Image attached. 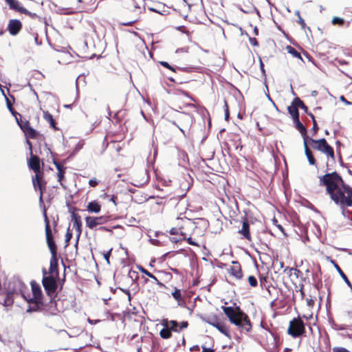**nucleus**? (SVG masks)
<instances>
[{
  "label": "nucleus",
  "mask_w": 352,
  "mask_h": 352,
  "mask_svg": "<svg viewBox=\"0 0 352 352\" xmlns=\"http://www.w3.org/2000/svg\"><path fill=\"white\" fill-rule=\"evenodd\" d=\"M98 182L96 178L91 179L89 182V184L91 187H95L98 185Z\"/></svg>",
  "instance_id": "nucleus-42"
},
{
  "label": "nucleus",
  "mask_w": 352,
  "mask_h": 352,
  "mask_svg": "<svg viewBox=\"0 0 352 352\" xmlns=\"http://www.w3.org/2000/svg\"><path fill=\"white\" fill-rule=\"evenodd\" d=\"M65 175V170H59L58 171L57 176H58V181L61 183V181L64 178ZM62 185V184H60Z\"/></svg>",
  "instance_id": "nucleus-38"
},
{
  "label": "nucleus",
  "mask_w": 352,
  "mask_h": 352,
  "mask_svg": "<svg viewBox=\"0 0 352 352\" xmlns=\"http://www.w3.org/2000/svg\"><path fill=\"white\" fill-rule=\"evenodd\" d=\"M222 309L230 321L237 326L241 331L250 332L251 331L252 324L248 315L239 307L233 308L232 307L223 306Z\"/></svg>",
  "instance_id": "nucleus-2"
},
{
  "label": "nucleus",
  "mask_w": 352,
  "mask_h": 352,
  "mask_svg": "<svg viewBox=\"0 0 352 352\" xmlns=\"http://www.w3.org/2000/svg\"><path fill=\"white\" fill-rule=\"evenodd\" d=\"M172 296L177 301L178 305H181V302L182 301L181 290L175 288L174 292L172 293Z\"/></svg>",
  "instance_id": "nucleus-26"
},
{
  "label": "nucleus",
  "mask_w": 352,
  "mask_h": 352,
  "mask_svg": "<svg viewBox=\"0 0 352 352\" xmlns=\"http://www.w3.org/2000/svg\"><path fill=\"white\" fill-rule=\"evenodd\" d=\"M140 270L144 274H146L147 276L150 277L151 278L153 279L154 280H157V278L152 274L151 272H149L148 270H145L144 267H141L140 268Z\"/></svg>",
  "instance_id": "nucleus-32"
},
{
  "label": "nucleus",
  "mask_w": 352,
  "mask_h": 352,
  "mask_svg": "<svg viewBox=\"0 0 352 352\" xmlns=\"http://www.w3.org/2000/svg\"><path fill=\"white\" fill-rule=\"evenodd\" d=\"M111 250H112V249H111L110 250L106 252L103 254L104 255V258L106 260V261L107 262V263H109V257L111 256Z\"/></svg>",
  "instance_id": "nucleus-43"
},
{
  "label": "nucleus",
  "mask_w": 352,
  "mask_h": 352,
  "mask_svg": "<svg viewBox=\"0 0 352 352\" xmlns=\"http://www.w3.org/2000/svg\"><path fill=\"white\" fill-rule=\"evenodd\" d=\"M151 10L153 11V12H157V13H160V12H158L157 10H156L155 9H153V8H150Z\"/></svg>",
  "instance_id": "nucleus-63"
},
{
  "label": "nucleus",
  "mask_w": 352,
  "mask_h": 352,
  "mask_svg": "<svg viewBox=\"0 0 352 352\" xmlns=\"http://www.w3.org/2000/svg\"><path fill=\"white\" fill-rule=\"evenodd\" d=\"M6 1L12 8L21 10L19 7V2L16 0H6Z\"/></svg>",
  "instance_id": "nucleus-31"
},
{
  "label": "nucleus",
  "mask_w": 352,
  "mask_h": 352,
  "mask_svg": "<svg viewBox=\"0 0 352 352\" xmlns=\"http://www.w3.org/2000/svg\"><path fill=\"white\" fill-rule=\"evenodd\" d=\"M32 183L34 189L39 190H40V201H42L43 194V190L45 188V186L43 185L41 179L38 174H36L35 177L32 178Z\"/></svg>",
  "instance_id": "nucleus-14"
},
{
  "label": "nucleus",
  "mask_w": 352,
  "mask_h": 352,
  "mask_svg": "<svg viewBox=\"0 0 352 352\" xmlns=\"http://www.w3.org/2000/svg\"><path fill=\"white\" fill-rule=\"evenodd\" d=\"M190 351H199V346L198 345H194L193 346H192L190 349Z\"/></svg>",
  "instance_id": "nucleus-53"
},
{
  "label": "nucleus",
  "mask_w": 352,
  "mask_h": 352,
  "mask_svg": "<svg viewBox=\"0 0 352 352\" xmlns=\"http://www.w3.org/2000/svg\"><path fill=\"white\" fill-rule=\"evenodd\" d=\"M99 229L101 230L107 231V232L111 231L109 228H108L107 227H104V226H102Z\"/></svg>",
  "instance_id": "nucleus-55"
},
{
  "label": "nucleus",
  "mask_w": 352,
  "mask_h": 352,
  "mask_svg": "<svg viewBox=\"0 0 352 352\" xmlns=\"http://www.w3.org/2000/svg\"><path fill=\"white\" fill-rule=\"evenodd\" d=\"M73 227H74V228H75L76 232V237H77L76 245H77L78 243V239L82 233V229H81L82 222H80V223L76 222V223H73Z\"/></svg>",
  "instance_id": "nucleus-25"
},
{
  "label": "nucleus",
  "mask_w": 352,
  "mask_h": 352,
  "mask_svg": "<svg viewBox=\"0 0 352 352\" xmlns=\"http://www.w3.org/2000/svg\"><path fill=\"white\" fill-rule=\"evenodd\" d=\"M155 282H156V283H157L158 285H160V287H164V285L162 283L160 282L157 279V280H155Z\"/></svg>",
  "instance_id": "nucleus-56"
},
{
  "label": "nucleus",
  "mask_w": 352,
  "mask_h": 352,
  "mask_svg": "<svg viewBox=\"0 0 352 352\" xmlns=\"http://www.w3.org/2000/svg\"><path fill=\"white\" fill-rule=\"evenodd\" d=\"M202 352H215L213 349L210 348H206L205 346H202Z\"/></svg>",
  "instance_id": "nucleus-48"
},
{
  "label": "nucleus",
  "mask_w": 352,
  "mask_h": 352,
  "mask_svg": "<svg viewBox=\"0 0 352 352\" xmlns=\"http://www.w3.org/2000/svg\"><path fill=\"white\" fill-rule=\"evenodd\" d=\"M287 50H288V52L289 54H292L294 57L300 58H301L300 57V54L295 49H294L293 47H288Z\"/></svg>",
  "instance_id": "nucleus-33"
},
{
  "label": "nucleus",
  "mask_w": 352,
  "mask_h": 352,
  "mask_svg": "<svg viewBox=\"0 0 352 352\" xmlns=\"http://www.w3.org/2000/svg\"><path fill=\"white\" fill-rule=\"evenodd\" d=\"M72 237V233L69 231V228L67 229V231L65 234V243L67 245L68 244L69 241L71 240Z\"/></svg>",
  "instance_id": "nucleus-39"
},
{
  "label": "nucleus",
  "mask_w": 352,
  "mask_h": 352,
  "mask_svg": "<svg viewBox=\"0 0 352 352\" xmlns=\"http://www.w3.org/2000/svg\"><path fill=\"white\" fill-rule=\"evenodd\" d=\"M21 29V23L19 20H10L8 24V30L10 34L16 35Z\"/></svg>",
  "instance_id": "nucleus-12"
},
{
  "label": "nucleus",
  "mask_w": 352,
  "mask_h": 352,
  "mask_svg": "<svg viewBox=\"0 0 352 352\" xmlns=\"http://www.w3.org/2000/svg\"><path fill=\"white\" fill-rule=\"evenodd\" d=\"M230 274L237 279L242 278V272L239 263L238 261H232V266L230 269Z\"/></svg>",
  "instance_id": "nucleus-13"
},
{
  "label": "nucleus",
  "mask_w": 352,
  "mask_h": 352,
  "mask_svg": "<svg viewBox=\"0 0 352 352\" xmlns=\"http://www.w3.org/2000/svg\"><path fill=\"white\" fill-rule=\"evenodd\" d=\"M43 118L50 124L52 129L54 131L59 130L58 128L56 126V123L52 115L50 114L47 111H43Z\"/></svg>",
  "instance_id": "nucleus-18"
},
{
  "label": "nucleus",
  "mask_w": 352,
  "mask_h": 352,
  "mask_svg": "<svg viewBox=\"0 0 352 352\" xmlns=\"http://www.w3.org/2000/svg\"><path fill=\"white\" fill-rule=\"evenodd\" d=\"M302 135V138L304 141V147H305V153L307 157V160L311 165H314L316 164V160L311 153V151L308 147V139L307 133H301Z\"/></svg>",
  "instance_id": "nucleus-11"
},
{
  "label": "nucleus",
  "mask_w": 352,
  "mask_h": 352,
  "mask_svg": "<svg viewBox=\"0 0 352 352\" xmlns=\"http://www.w3.org/2000/svg\"><path fill=\"white\" fill-rule=\"evenodd\" d=\"M305 332V324L300 318H294L290 321L289 326L287 329L288 334L291 335L294 338H297L303 335Z\"/></svg>",
  "instance_id": "nucleus-3"
},
{
  "label": "nucleus",
  "mask_w": 352,
  "mask_h": 352,
  "mask_svg": "<svg viewBox=\"0 0 352 352\" xmlns=\"http://www.w3.org/2000/svg\"><path fill=\"white\" fill-rule=\"evenodd\" d=\"M335 267L336 270H338V273L342 278V279L344 280V282L346 283V285L351 288L352 290V285L349 280L348 279L347 276L345 275V274L343 272V271L340 269V267L338 266V265L335 264Z\"/></svg>",
  "instance_id": "nucleus-24"
},
{
  "label": "nucleus",
  "mask_w": 352,
  "mask_h": 352,
  "mask_svg": "<svg viewBox=\"0 0 352 352\" xmlns=\"http://www.w3.org/2000/svg\"><path fill=\"white\" fill-rule=\"evenodd\" d=\"M226 109H225V118L227 120L229 117V111L228 108L227 104H225Z\"/></svg>",
  "instance_id": "nucleus-50"
},
{
  "label": "nucleus",
  "mask_w": 352,
  "mask_h": 352,
  "mask_svg": "<svg viewBox=\"0 0 352 352\" xmlns=\"http://www.w3.org/2000/svg\"><path fill=\"white\" fill-rule=\"evenodd\" d=\"M260 65H261V69L262 72L264 73L265 70H264V68H263V62L261 60L260 61Z\"/></svg>",
  "instance_id": "nucleus-58"
},
{
  "label": "nucleus",
  "mask_w": 352,
  "mask_h": 352,
  "mask_svg": "<svg viewBox=\"0 0 352 352\" xmlns=\"http://www.w3.org/2000/svg\"><path fill=\"white\" fill-rule=\"evenodd\" d=\"M296 104H297L298 107H301V108H302V109H304V108H305V107H305V105L304 104V103H303L301 100H298V101H297V102H296Z\"/></svg>",
  "instance_id": "nucleus-51"
},
{
  "label": "nucleus",
  "mask_w": 352,
  "mask_h": 352,
  "mask_svg": "<svg viewBox=\"0 0 352 352\" xmlns=\"http://www.w3.org/2000/svg\"><path fill=\"white\" fill-rule=\"evenodd\" d=\"M43 276H46V274H47V271H46V270H45V269H43Z\"/></svg>",
  "instance_id": "nucleus-60"
},
{
  "label": "nucleus",
  "mask_w": 352,
  "mask_h": 352,
  "mask_svg": "<svg viewBox=\"0 0 352 352\" xmlns=\"http://www.w3.org/2000/svg\"><path fill=\"white\" fill-rule=\"evenodd\" d=\"M45 215V234H46V241L47 246L50 250L52 256H56V245L53 239L52 230L49 224V221L47 219V217L46 216L45 212L44 213Z\"/></svg>",
  "instance_id": "nucleus-5"
},
{
  "label": "nucleus",
  "mask_w": 352,
  "mask_h": 352,
  "mask_svg": "<svg viewBox=\"0 0 352 352\" xmlns=\"http://www.w3.org/2000/svg\"><path fill=\"white\" fill-rule=\"evenodd\" d=\"M248 283L252 287H256L258 284L256 278L254 276L248 277Z\"/></svg>",
  "instance_id": "nucleus-34"
},
{
  "label": "nucleus",
  "mask_w": 352,
  "mask_h": 352,
  "mask_svg": "<svg viewBox=\"0 0 352 352\" xmlns=\"http://www.w3.org/2000/svg\"><path fill=\"white\" fill-rule=\"evenodd\" d=\"M71 217H72V221L73 222V223H76V222L77 223L81 222L80 216L75 212H72Z\"/></svg>",
  "instance_id": "nucleus-30"
},
{
  "label": "nucleus",
  "mask_w": 352,
  "mask_h": 352,
  "mask_svg": "<svg viewBox=\"0 0 352 352\" xmlns=\"http://www.w3.org/2000/svg\"><path fill=\"white\" fill-rule=\"evenodd\" d=\"M162 324L164 325V328L160 331V335L163 339H168L172 336L171 330L165 320H163Z\"/></svg>",
  "instance_id": "nucleus-17"
},
{
  "label": "nucleus",
  "mask_w": 352,
  "mask_h": 352,
  "mask_svg": "<svg viewBox=\"0 0 352 352\" xmlns=\"http://www.w3.org/2000/svg\"><path fill=\"white\" fill-rule=\"evenodd\" d=\"M180 235L182 236V237L175 236V237L170 238L171 242H173L174 243H177L182 241V240L186 239V234L185 233H184L183 232L181 231Z\"/></svg>",
  "instance_id": "nucleus-29"
},
{
  "label": "nucleus",
  "mask_w": 352,
  "mask_h": 352,
  "mask_svg": "<svg viewBox=\"0 0 352 352\" xmlns=\"http://www.w3.org/2000/svg\"><path fill=\"white\" fill-rule=\"evenodd\" d=\"M278 228H279V230H281L282 232H283V228L282 227V226L278 225Z\"/></svg>",
  "instance_id": "nucleus-61"
},
{
  "label": "nucleus",
  "mask_w": 352,
  "mask_h": 352,
  "mask_svg": "<svg viewBox=\"0 0 352 352\" xmlns=\"http://www.w3.org/2000/svg\"><path fill=\"white\" fill-rule=\"evenodd\" d=\"M332 23L333 25L338 24L340 25H342L344 23V19L340 17H333L332 19Z\"/></svg>",
  "instance_id": "nucleus-35"
},
{
  "label": "nucleus",
  "mask_w": 352,
  "mask_h": 352,
  "mask_svg": "<svg viewBox=\"0 0 352 352\" xmlns=\"http://www.w3.org/2000/svg\"><path fill=\"white\" fill-rule=\"evenodd\" d=\"M165 321L170 330L175 332H179L182 329L187 328L188 325L187 321H182L180 323L177 322L176 320H168L167 319H166Z\"/></svg>",
  "instance_id": "nucleus-10"
},
{
  "label": "nucleus",
  "mask_w": 352,
  "mask_h": 352,
  "mask_svg": "<svg viewBox=\"0 0 352 352\" xmlns=\"http://www.w3.org/2000/svg\"><path fill=\"white\" fill-rule=\"evenodd\" d=\"M187 241V242L190 244V245H195V246H199L198 243H196L195 241H194L192 240V239L191 237H188V238H186V239Z\"/></svg>",
  "instance_id": "nucleus-45"
},
{
  "label": "nucleus",
  "mask_w": 352,
  "mask_h": 352,
  "mask_svg": "<svg viewBox=\"0 0 352 352\" xmlns=\"http://www.w3.org/2000/svg\"><path fill=\"white\" fill-rule=\"evenodd\" d=\"M288 111L289 114L291 115L294 124L296 126V128L300 132H304L305 129L302 123L300 122L298 119V111L296 107H289Z\"/></svg>",
  "instance_id": "nucleus-8"
},
{
  "label": "nucleus",
  "mask_w": 352,
  "mask_h": 352,
  "mask_svg": "<svg viewBox=\"0 0 352 352\" xmlns=\"http://www.w3.org/2000/svg\"><path fill=\"white\" fill-rule=\"evenodd\" d=\"M204 321L217 328L223 334L228 336V331L226 327L220 322H219L216 316H214L212 318L208 317L206 318H204Z\"/></svg>",
  "instance_id": "nucleus-9"
},
{
  "label": "nucleus",
  "mask_w": 352,
  "mask_h": 352,
  "mask_svg": "<svg viewBox=\"0 0 352 352\" xmlns=\"http://www.w3.org/2000/svg\"><path fill=\"white\" fill-rule=\"evenodd\" d=\"M29 166L36 174H38L40 172V162L38 157L32 156L29 161Z\"/></svg>",
  "instance_id": "nucleus-15"
},
{
  "label": "nucleus",
  "mask_w": 352,
  "mask_h": 352,
  "mask_svg": "<svg viewBox=\"0 0 352 352\" xmlns=\"http://www.w3.org/2000/svg\"><path fill=\"white\" fill-rule=\"evenodd\" d=\"M296 14L298 17H299V16H300V12H299V11H296Z\"/></svg>",
  "instance_id": "nucleus-64"
},
{
  "label": "nucleus",
  "mask_w": 352,
  "mask_h": 352,
  "mask_svg": "<svg viewBox=\"0 0 352 352\" xmlns=\"http://www.w3.org/2000/svg\"><path fill=\"white\" fill-rule=\"evenodd\" d=\"M42 283L47 295L50 296L51 294L56 292L57 289V283L54 277L51 276H44V277H43Z\"/></svg>",
  "instance_id": "nucleus-6"
},
{
  "label": "nucleus",
  "mask_w": 352,
  "mask_h": 352,
  "mask_svg": "<svg viewBox=\"0 0 352 352\" xmlns=\"http://www.w3.org/2000/svg\"><path fill=\"white\" fill-rule=\"evenodd\" d=\"M332 352H351L348 349L340 347V346H336L332 349Z\"/></svg>",
  "instance_id": "nucleus-36"
},
{
  "label": "nucleus",
  "mask_w": 352,
  "mask_h": 352,
  "mask_svg": "<svg viewBox=\"0 0 352 352\" xmlns=\"http://www.w3.org/2000/svg\"><path fill=\"white\" fill-rule=\"evenodd\" d=\"M115 199H116V197L112 196V197L110 198V201H113V204H114L115 205H116V203Z\"/></svg>",
  "instance_id": "nucleus-59"
},
{
  "label": "nucleus",
  "mask_w": 352,
  "mask_h": 352,
  "mask_svg": "<svg viewBox=\"0 0 352 352\" xmlns=\"http://www.w3.org/2000/svg\"><path fill=\"white\" fill-rule=\"evenodd\" d=\"M181 219L183 220V219ZM184 221L185 223L187 225H193L195 223L194 222L191 221L190 219H187V218H185L184 219Z\"/></svg>",
  "instance_id": "nucleus-49"
},
{
  "label": "nucleus",
  "mask_w": 352,
  "mask_h": 352,
  "mask_svg": "<svg viewBox=\"0 0 352 352\" xmlns=\"http://www.w3.org/2000/svg\"><path fill=\"white\" fill-rule=\"evenodd\" d=\"M179 230H180V228H173L170 230V234L172 235H178L179 232Z\"/></svg>",
  "instance_id": "nucleus-44"
},
{
  "label": "nucleus",
  "mask_w": 352,
  "mask_h": 352,
  "mask_svg": "<svg viewBox=\"0 0 352 352\" xmlns=\"http://www.w3.org/2000/svg\"><path fill=\"white\" fill-rule=\"evenodd\" d=\"M295 271V274H296V276L298 277V274L300 273V271L298 270H296V269H294V268H289V267H286L284 270V272H287L288 271L287 274L289 275H291L292 274V271Z\"/></svg>",
  "instance_id": "nucleus-40"
},
{
  "label": "nucleus",
  "mask_w": 352,
  "mask_h": 352,
  "mask_svg": "<svg viewBox=\"0 0 352 352\" xmlns=\"http://www.w3.org/2000/svg\"><path fill=\"white\" fill-rule=\"evenodd\" d=\"M31 286L34 298L35 300L40 299L42 296L41 287L34 281L31 283Z\"/></svg>",
  "instance_id": "nucleus-19"
},
{
  "label": "nucleus",
  "mask_w": 352,
  "mask_h": 352,
  "mask_svg": "<svg viewBox=\"0 0 352 352\" xmlns=\"http://www.w3.org/2000/svg\"><path fill=\"white\" fill-rule=\"evenodd\" d=\"M134 22H135V21H131V22L124 23L123 24H124V25H133V23H134Z\"/></svg>",
  "instance_id": "nucleus-57"
},
{
  "label": "nucleus",
  "mask_w": 352,
  "mask_h": 352,
  "mask_svg": "<svg viewBox=\"0 0 352 352\" xmlns=\"http://www.w3.org/2000/svg\"><path fill=\"white\" fill-rule=\"evenodd\" d=\"M280 267L281 268H283V267H284V263H283V262H280Z\"/></svg>",
  "instance_id": "nucleus-62"
},
{
  "label": "nucleus",
  "mask_w": 352,
  "mask_h": 352,
  "mask_svg": "<svg viewBox=\"0 0 352 352\" xmlns=\"http://www.w3.org/2000/svg\"><path fill=\"white\" fill-rule=\"evenodd\" d=\"M38 133H25L26 142L29 146V149L32 151V145L30 141V139H35Z\"/></svg>",
  "instance_id": "nucleus-27"
},
{
  "label": "nucleus",
  "mask_w": 352,
  "mask_h": 352,
  "mask_svg": "<svg viewBox=\"0 0 352 352\" xmlns=\"http://www.w3.org/2000/svg\"><path fill=\"white\" fill-rule=\"evenodd\" d=\"M177 157L179 160V164L180 166H185L188 164V157L187 153L184 151H178Z\"/></svg>",
  "instance_id": "nucleus-22"
},
{
  "label": "nucleus",
  "mask_w": 352,
  "mask_h": 352,
  "mask_svg": "<svg viewBox=\"0 0 352 352\" xmlns=\"http://www.w3.org/2000/svg\"><path fill=\"white\" fill-rule=\"evenodd\" d=\"M15 118L16 120V122L18 123V124L20 126L21 130L23 131V132H35L34 130L32 129H30L29 131V124H28V122H27L26 120H22L21 119V116L20 114H17L15 116Z\"/></svg>",
  "instance_id": "nucleus-16"
},
{
  "label": "nucleus",
  "mask_w": 352,
  "mask_h": 352,
  "mask_svg": "<svg viewBox=\"0 0 352 352\" xmlns=\"http://www.w3.org/2000/svg\"><path fill=\"white\" fill-rule=\"evenodd\" d=\"M330 323H331V327L336 331L344 330V329H346L347 327V325L339 324L335 322L333 320L330 321Z\"/></svg>",
  "instance_id": "nucleus-28"
},
{
  "label": "nucleus",
  "mask_w": 352,
  "mask_h": 352,
  "mask_svg": "<svg viewBox=\"0 0 352 352\" xmlns=\"http://www.w3.org/2000/svg\"><path fill=\"white\" fill-rule=\"evenodd\" d=\"M239 232L241 234L243 235V236L250 241L251 240V236H250V226H249V223L248 221H244L243 222V225H242V228L239 231Z\"/></svg>",
  "instance_id": "nucleus-20"
},
{
  "label": "nucleus",
  "mask_w": 352,
  "mask_h": 352,
  "mask_svg": "<svg viewBox=\"0 0 352 352\" xmlns=\"http://www.w3.org/2000/svg\"><path fill=\"white\" fill-rule=\"evenodd\" d=\"M49 272L50 274L56 273L58 274V258L56 256H52L50 262Z\"/></svg>",
  "instance_id": "nucleus-21"
},
{
  "label": "nucleus",
  "mask_w": 352,
  "mask_h": 352,
  "mask_svg": "<svg viewBox=\"0 0 352 352\" xmlns=\"http://www.w3.org/2000/svg\"><path fill=\"white\" fill-rule=\"evenodd\" d=\"M84 145V141H79L75 146V148L74 149V152H78L80 151Z\"/></svg>",
  "instance_id": "nucleus-37"
},
{
  "label": "nucleus",
  "mask_w": 352,
  "mask_h": 352,
  "mask_svg": "<svg viewBox=\"0 0 352 352\" xmlns=\"http://www.w3.org/2000/svg\"><path fill=\"white\" fill-rule=\"evenodd\" d=\"M298 22L302 25V28L305 26V23L301 16H299Z\"/></svg>",
  "instance_id": "nucleus-52"
},
{
  "label": "nucleus",
  "mask_w": 352,
  "mask_h": 352,
  "mask_svg": "<svg viewBox=\"0 0 352 352\" xmlns=\"http://www.w3.org/2000/svg\"><path fill=\"white\" fill-rule=\"evenodd\" d=\"M160 63L164 67H166L168 69H170L174 71V69L172 68V67L167 62H164L163 61V62H161Z\"/></svg>",
  "instance_id": "nucleus-47"
},
{
  "label": "nucleus",
  "mask_w": 352,
  "mask_h": 352,
  "mask_svg": "<svg viewBox=\"0 0 352 352\" xmlns=\"http://www.w3.org/2000/svg\"><path fill=\"white\" fill-rule=\"evenodd\" d=\"M54 164L56 168V169L58 170V171L59 170H65V167H64L61 164H60L59 162H56V161H54Z\"/></svg>",
  "instance_id": "nucleus-41"
},
{
  "label": "nucleus",
  "mask_w": 352,
  "mask_h": 352,
  "mask_svg": "<svg viewBox=\"0 0 352 352\" xmlns=\"http://www.w3.org/2000/svg\"><path fill=\"white\" fill-rule=\"evenodd\" d=\"M87 209L89 212L99 213L101 207L98 202L94 201L88 204Z\"/></svg>",
  "instance_id": "nucleus-23"
},
{
  "label": "nucleus",
  "mask_w": 352,
  "mask_h": 352,
  "mask_svg": "<svg viewBox=\"0 0 352 352\" xmlns=\"http://www.w3.org/2000/svg\"><path fill=\"white\" fill-rule=\"evenodd\" d=\"M340 100H341L342 101H343V102H344L345 104H351V102H349V101H347V100L344 98V97L343 96H342L340 97Z\"/></svg>",
  "instance_id": "nucleus-54"
},
{
  "label": "nucleus",
  "mask_w": 352,
  "mask_h": 352,
  "mask_svg": "<svg viewBox=\"0 0 352 352\" xmlns=\"http://www.w3.org/2000/svg\"><path fill=\"white\" fill-rule=\"evenodd\" d=\"M124 294H126L128 296V300L130 302L131 299V293L129 289H120Z\"/></svg>",
  "instance_id": "nucleus-46"
},
{
  "label": "nucleus",
  "mask_w": 352,
  "mask_h": 352,
  "mask_svg": "<svg viewBox=\"0 0 352 352\" xmlns=\"http://www.w3.org/2000/svg\"><path fill=\"white\" fill-rule=\"evenodd\" d=\"M319 179L320 185L326 186L327 194L340 207L344 214L346 207H352V188L345 184L336 172L327 173Z\"/></svg>",
  "instance_id": "nucleus-1"
},
{
  "label": "nucleus",
  "mask_w": 352,
  "mask_h": 352,
  "mask_svg": "<svg viewBox=\"0 0 352 352\" xmlns=\"http://www.w3.org/2000/svg\"><path fill=\"white\" fill-rule=\"evenodd\" d=\"M107 221V218L104 216L87 217L85 218L86 226L90 229H94L97 226L102 225Z\"/></svg>",
  "instance_id": "nucleus-7"
},
{
  "label": "nucleus",
  "mask_w": 352,
  "mask_h": 352,
  "mask_svg": "<svg viewBox=\"0 0 352 352\" xmlns=\"http://www.w3.org/2000/svg\"><path fill=\"white\" fill-rule=\"evenodd\" d=\"M309 144H311V146L314 148H316L328 156L331 157L332 159H334V151L331 146H330L325 139L322 138L318 140H314L311 138L308 140Z\"/></svg>",
  "instance_id": "nucleus-4"
}]
</instances>
